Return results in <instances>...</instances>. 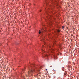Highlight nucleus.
<instances>
[{
	"instance_id": "nucleus-1",
	"label": "nucleus",
	"mask_w": 79,
	"mask_h": 79,
	"mask_svg": "<svg viewBox=\"0 0 79 79\" xmlns=\"http://www.w3.org/2000/svg\"><path fill=\"white\" fill-rule=\"evenodd\" d=\"M28 69L29 71L28 73V75L29 76H32V75H35L34 74L35 73V69L38 71H39V69H42V67L40 66L39 68H37V66L35 65V64H32L31 65L30 67H28Z\"/></svg>"
},
{
	"instance_id": "nucleus-2",
	"label": "nucleus",
	"mask_w": 79,
	"mask_h": 79,
	"mask_svg": "<svg viewBox=\"0 0 79 79\" xmlns=\"http://www.w3.org/2000/svg\"><path fill=\"white\" fill-rule=\"evenodd\" d=\"M46 6L47 7H46V8L45 7V11L46 13V15H48V16L46 17V18H47V19H46V21H48V22L49 23V24H50V23H52V22L50 21V20L51 19L50 18V17H51L52 16L51 15H48V12H47L48 10V9H49V6H48V2H46Z\"/></svg>"
},
{
	"instance_id": "nucleus-3",
	"label": "nucleus",
	"mask_w": 79,
	"mask_h": 79,
	"mask_svg": "<svg viewBox=\"0 0 79 79\" xmlns=\"http://www.w3.org/2000/svg\"><path fill=\"white\" fill-rule=\"evenodd\" d=\"M22 72L21 73V75L22 76H21V75H20V77H22V78H23V77H24V76H23V75H22V74H23V73H24V71H25V68H24V69H23L22 70Z\"/></svg>"
},
{
	"instance_id": "nucleus-4",
	"label": "nucleus",
	"mask_w": 79,
	"mask_h": 79,
	"mask_svg": "<svg viewBox=\"0 0 79 79\" xmlns=\"http://www.w3.org/2000/svg\"><path fill=\"white\" fill-rule=\"evenodd\" d=\"M44 29L43 28L41 30V31H40V30H39V34H40L41 32L42 33V32H44Z\"/></svg>"
},
{
	"instance_id": "nucleus-5",
	"label": "nucleus",
	"mask_w": 79,
	"mask_h": 79,
	"mask_svg": "<svg viewBox=\"0 0 79 79\" xmlns=\"http://www.w3.org/2000/svg\"><path fill=\"white\" fill-rule=\"evenodd\" d=\"M41 51L42 52V55H44V53H44V52H45V51H44V50L43 49H42L41 50Z\"/></svg>"
},
{
	"instance_id": "nucleus-6",
	"label": "nucleus",
	"mask_w": 79,
	"mask_h": 79,
	"mask_svg": "<svg viewBox=\"0 0 79 79\" xmlns=\"http://www.w3.org/2000/svg\"><path fill=\"white\" fill-rule=\"evenodd\" d=\"M47 55L46 54H44V56H43V58H44V57H45V56H47Z\"/></svg>"
},
{
	"instance_id": "nucleus-7",
	"label": "nucleus",
	"mask_w": 79,
	"mask_h": 79,
	"mask_svg": "<svg viewBox=\"0 0 79 79\" xmlns=\"http://www.w3.org/2000/svg\"><path fill=\"white\" fill-rule=\"evenodd\" d=\"M57 32H60V30H57Z\"/></svg>"
},
{
	"instance_id": "nucleus-8",
	"label": "nucleus",
	"mask_w": 79,
	"mask_h": 79,
	"mask_svg": "<svg viewBox=\"0 0 79 79\" xmlns=\"http://www.w3.org/2000/svg\"><path fill=\"white\" fill-rule=\"evenodd\" d=\"M62 29H64V26H62Z\"/></svg>"
},
{
	"instance_id": "nucleus-9",
	"label": "nucleus",
	"mask_w": 79,
	"mask_h": 79,
	"mask_svg": "<svg viewBox=\"0 0 79 79\" xmlns=\"http://www.w3.org/2000/svg\"><path fill=\"white\" fill-rule=\"evenodd\" d=\"M42 26H44V24H42Z\"/></svg>"
},
{
	"instance_id": "nucleus-10",
	"label": "nucleus",
	"mask_w": 79,
	"mask_h": 79,
	"mask_svg": "<svg viewBox=\"0 0 79 79\" xmlns=\"http://www.w3.org/2000/svg\"><path fill=\"white\" fill-rule=\"evenodd\" d=\"M47 70H48L47 69H46V71H47Z\"/></svg>"
},
{
	"instance_id": "nucleus-11",
	"label": "nucleus",
	"mask_w": 79,
	"mask_h": 79,
	"mask_svg": "<svg viewBox=\"0 0 79 79\" xmlns=\"http://www.w3.org/2000/svg\"><path fill=\"white\" fill-rule=\"evenodd\" d=\"M41 10H40V11H41Z\"/></svg>"
},
{
	"instance_id": "nucleus-12",
	"label": "nucleus",
	"mask_w": 79,
	"mask_h": 79,
	"mask_svg": "<svg viewBox=\"0 0 79 79\" xmlns=\"http://www.w3.org/2000/svg\"><path fill=\"white\" fill-rule=\"evenodd\" d=\"M26 75L27 76V74H26Z\"/></svg>"
}]
</instances>
